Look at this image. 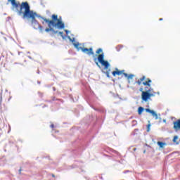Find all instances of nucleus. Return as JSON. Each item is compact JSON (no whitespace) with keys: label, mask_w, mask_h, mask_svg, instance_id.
<instances>
[{"label":"nucleus","mask_w":180,"mask_h":180,"mask_svg":"<svg viewBox=\"0 0 180 180\" xmlns=\"http://www.w3.org/2000/svg\"><path fill=\"white\" fill-rule=\"evenodd\" d=\"M11 2V5L13 8H15L19 16H22V19H27V20H31V23L34 27V29H39L41 32L43 30V26L39 24L36 18H37V13L30 10V6L27 1L20 3H16V0H8Z\"/></svg>","instance_id":"nucleus-1"},{"label":"nucleus","mask_w":180,"mask_h":180,"mask_svg":"<svg viewBox=\"0 0 180 180\" xmlns=\"http://www.w3.org/2000/svg\"><path fill=\"white\" fill-rule=\"evenodd\" d=\"M42 19V25L46 26L48 25V27L45 29L46 33H53V34H57L58 31H56L54 29H58L59 30H63L65 27V24L63 22L61 17L58 18V15L53 14L51 15V20H49L44 17L41 18Z\"/></svg>","instance_id":"nucleus-2"},{"label":"nucleus","mask_w":180,"mask_h":180,"mask_svg":"<svg viewBox=\"0 0 180 180\" xmlns=\"http://www.w3.org/2000/svg\"><path fill=\"white\" fill-rule=\"evenodd\" d=\"M152 81L150 78L146 79V81L142 82L143 85H144V89L141 88L139 89L140 92H141V99L143 102H148L151 99V98L155 96V95H160V92L154 91V89L151 87Z\"/></svg>","instance_id":"nucleus-3"},{"label":"nucleus","mask_w":180,"mask_h":180,"mask_svg":"<svg viewBox=\"0 0 180 180\" xmlns=\"http://www.w3.org/2000/svg\"><path fill=\"white\" fill-rule=\"evenodd\" d=\"M96 53L100 54L98 56V60L100 63V64L103 65V67H105V70H108L109 68L110 64L109 62L105 60V54H103V51L102 50V49L99 48L98 49H97Z\"/></svg>","instance_id":"nucleus-4"},{"label":"nucleus","mask_w":180,"mask_h":180,"mask_svg":"<svg viewBox=\"0 0 180 180\" xmlns=\"http://www.w3.org/2000/svg\"><path fill=\"white\" fill-rule=\"evenodd\" d=\"M82 52L85 53L88 56H95V53L94 52V49L92 48H89V49L84 48L82 49Z\"/></svg>","instance_id":"nucleus-5"},{"label":"nucleus","mask_w":180,"mask_h":180,"mask_svg":"<svg viewBox=\"0 0 180 180\" xmlns=\"http://www.w3.org/2000/svg\"><path fill=\"white\" fill-rule=\"evenodd\" d=\"M173 124H174L173 129H174L176 131H178V130H180V119L177 120L176 121H174L173 122Z\"/></svg>","instance_id":"nucleus-6"},{"label":"nucleus","mask_w":180,"mask_h":180,"mask_svg":"<svg viewBox=\"0 0 180 180\" xmlns=\"http://www.w3.org/2000/svg\"><path fill=\"white\" fill-rule=\"evenodd\" d=\"M124 70H119V69L115 68V71L112 72L113 77H116V75H124Z\"/></svg>","instance_id":"nucleus-7"},{"label":"nucleus","mask_w":180,"mask_h":180,"mask_svg":"<svg viewBox=\"0 0 180 180\" xmlns=\"http://www.w3.org/2000/svg\"><path fill=\"white\" fill-rule=\"evenodd\" d=\"M146 112H148V113H151L152 116H153V117H155L156 120L157 119H158V115L154 110L146 108Z\"/></svg>","instance_id":"nucleus-8"},{"label":"nucleus","mask_w":180,"mask_h":180,"mask_svg":"<svg viewBox=\"0 0 180 180\" xmlns=\"http://www.w3.org/2000/svg\"><path fill=\"white\" fill-rule=\"evenodd\" d=\"M73 45L75 46V49H77V50L79 51V50H82L84 49V45H82V44H79L78 42L74 43Z\"/></svg>","instance_id":"nucleus-9"},{"label":"nucleus","mask_w":180,"mask_h":180,"mask_svg":"<svg viewBox=\"0 0 180 180\" xmlns=\"http://www.w3.org/2000/svg\"><path fill=\"white\" fill-rule=\"evenodd\" d=\"M124 76L127 78L128 81H130V79H133L134 75H128L127 73H124Z\"/></svg>","instance_id":"nucleus-10"},{"label":"nucleus","mask_w":180,"mask_h":180,"mask_svg":"<svg viewBox=\"0 0 180 180\" xmlns=\"http://www.w3.org/2000/svg\"><path fill=\"white\" fill-rule=\"evenodd\" d=\"M144 79H146V76H143L139 79H138V81L136 82V84H138V85H141V82H143Z\"/></svg>","instance_id":"nucleus-11"},{"label":"nucleus","mask_w":180,"mask_h":180,"mask_svg":"<svg viewBox=\"0 0 180 180\" xmlns=\"http://www.w3.org/2000/svg\"><path fill=\"white\" fill-rule=\"evenodd\" d=\"M143 112H144V108L139 107L138 108V115H141V113H143Z\"/></svg>","instance_id":"nucleus-12"},{"label":"nucleus","mask_w":180,"mask_h":180,"mask_svg":"<svg viewBox=\"0 0 180 180\" xmlns=\"http://www.w3.org/2000/svg\"><path fill=\"white\" fill-rule=\"evenodd\" d=\"M158 146L160 147V148H164V146H165V143L161 142V141H158Z\"/></svg>","instance_id":"nucleus-13"},{"label":"nucleus","mask_w":180,"mask_h":180,"mask_svg":"<svg viewBox=\"0 0 180 180\" xmlns=\"http://www.w3.org/2000/svg\"><path fill=\"white\" fill-rule=\"evenodd\" d=\"M178 136H174L173 139V143H176V144H178Z\"/></svg>","instance_id":"nucleus-14"},{"label":"nucleus","mask_w":180,"mask_h":180,"mask_svg":"<svg viewBox=\"0 0 180 180\" xmlns=\"http://www.w3.org/2000/svg\"><path fill=\"white\" fill-rule=\"evenodd\" d=\"M147 127H148L147 131H150V127H151V124H148Z\"/></svg>","instance_id":"nucleus-15"},{"label":"nucleus","mask_w":180,"mask_h":180,"mask_svg":"<svg viewBox=\"0 0 180 180\" xmlns=\"http://www.w3.org/2000/svg\"><path fill=\"white\" fill-rule=\"evenodd\" d=\"M105 74H106L107 77L109 78V72H106Z\"/></svg>","instance_id":"nucleus-16"},{"label":"nucleus","mask_w":180,"mask_h":180,"mask_svg":"<svg viewBox=\"0 0 180 180\" xmlns=\"http://www.w3.org/2000/svg\"><path fill=\"white\" fill-rule=\"evenodd\" d=\"M51 129H54V124H51Z\"/></svg>","instance_id":"nucleus-17"},{"label":"nucleus","mask_w":180,"mask_h":180,"mask_svg":"<svg viewBox=\"0 0 180 180\" xmlns=\"http://www.w3.org/2000/svg\"><path fill=\"white\" fill-rule=\"evenodd\" d=\"M19 172H20H20H22V169H19Z\"/></svg>","instance_id":"nucleus-18"},{"label":"nucleus","mask_w":180,"mask_h":180,"mask_svg":"<svg viewBox=\"0 0 180 180\" xmlns=\"http://www.w3.org/2000/svg\"><path fill=\"white\" fill-rule=\"evenodd\" d=\"M65 33H68V30H65Z\"/></svg>","instance_id":"nucleus-19"},{"label":"nucleus","mask_w":180,"mask_h":180,"mask_svg":"<svg viewBox=\"0 0 180 180\" xmlns=\"http://www.w3.org/2000/svg\"><path fill=\"white\" fill-rule=\"evenodd\" d=\"M59 34H63V32H59Z\"/></svg>","instance_id":"nucleus-20"},{"label":"nucleus","mask_w":180,"mask_h":180,"mask_svg":"<svg viewBox=\"0 0 180 180\" xmlns=\"http://www.w3.org/2000/svg\"><path fill=\"white\" fill-rule=\"evenodd\" d=\"M53 178H54L56 176L54 174H52Z\"/></svg>","instance_id":"nucleus-21"},{"label":"nucleus","mask_w":180,"mask_h":180,"mask_svg":"<svg viewBox=\"0 0 180 180\" xmlns=\"http://www.w3.org/2000/svg\"><path fill=\"white\" fill-rule=\"evenodd\" d=\"M96 65H99V64L98 63V62H96Z\"/></svg>","instance_id":"nucleus-22"},{"label":"nucleus","mask_w":180,"mask_h":180,"mask_svg":"<svg viewBox=\"0 0 180 180\" xmlns=\"http://www.w3.org/2000/svg\"><path fill=\"white\" fill-rule=\"evenodd\" d=\"M159 20H162V18H160Z\"/></svg>","instance_id":"nucleus-23"},{"label":"nucleus","mask_w":180,"mask_h":180,"mask_svg":"<svg viewBox=\"0 0 180 180\" xmlns=\"http://www.w3.org/2000/svg\"><path fill=\"white\" fill-rule=\"evenodd\" d=\"M94 61H96V58H94Z\"/></svg>","instance_id":"nucleus-24"}]
</instances>
